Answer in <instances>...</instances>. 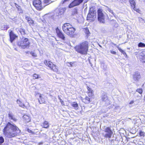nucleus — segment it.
<instances>
[{
    "label": "nucleus",
    "mask_w": 145,
    "mask_h": 145,
    "mask_svg": "<svg viewBox=\"0 0 145 145\" xmlns=\"http://www.w3.org/2000/svg\"><path fill=\"white\" fill-rule=\"evenodd\" d=\"M3 132L6 136L11 138L20 134V131L16 126L12 125L8 122L4 129Z\"/></svg>",
    "instance_id": "nucleus-1"
},
{
    "label": "nucleus",
    "mask_w": 145,
    "mask_h": 145,
    "mask_svg": "<svg viewBox=\"0 0 145 145\" xmlns=\"http://www.w3.org/2000/svg\"><path fill=\"white\" fill-rule=\"evenodd\" d=\"M89 43L84 41L76 45L75 47L76 50L78 52L83 55L86 54L88 50Z\"/></svg>",
    "instance_id": "nucleus-2"
},
{
    "label": "nucleus",
    "mask_w": 145,
    "mask_h": 145,
    "mask_svg": "<svg viewBox=\"0 0 145 145\" xmlns=\"http://www.w3.org/2000/svg\"><path fill=\"white\" fill-rule=\"evenodd\" d=\"M62 29L64 32L68 35H72L75 29L69 23L64 24L62 26Z\"/></svg>",
    "instance_id": "nucleus-3"
},
{
    "label": "nucleus",
    "mask_w": 145,
    "mask_h": 145,
    "mask_svg": "<svg viewBox=\"0 0 145 145\" xmlns=\"http://www.w3.org/2000/svg\"><path fill=\"white\" fill-rule=\"evenodd\" d=\"M97 19L98 21L102 23H105V19L107 17V15L103 12L102 9L99 8L97 11Z\"/></svg>",
    "instance_id": "nucleus-4"
},
{
    "label": "nucleus",
    "mask_w": 145,
    "mask_h": 145,
    "mask_svg": "<svg viewBox=\"0 0 145 145\" xmlns=\"http://www.w3.org/2000/svg\"><path fill=\"white\" fill-rule=\"evenodd\" d=\"M17 44L19 47L23 49L28 48L30 44L28 39L24 37H23L21 40L18 41Z\"/></svg>",
    "instance_id": "nucleus-5"
},
{
    "label": "nucleus",
    "mask_w": 145,
    "mask_h": 145,
    "mask_svg": "<svg viewBox=\"0 0 145 145\" xmlns=\"http://www.w3.org/2000/svg\"><path fill=\"white\" fill-rule=\"evenodd\" d=\"M96 9L93 7L90 8L89 13L87 17V20L94 21L96 18Z\"/></svg>",
    "instance_id": "nucleus-6"
},
{
    "label": "nucleus",
    "mask_w": 145,
    "mask_h": 145,
    "mask_svg": "<svg viewBox=\"0 0 145 145\" xmlns=\"http://www.w3.org/2000/svg\"><path fill=\"white\" fill-rule=\"evenodd\" d=\"M33 4L37 10H40L43 8L42 7L40 0H34L33 2Z\"/></svg>",
    "instance_id": "nucleus-7"
},
{
    "label": "nucleus",
    "mask_w": 145,
    "mask_h": 145,
    "mask_svg": "<svg viewBox=\"0 0 145 145\" xmlns=\"http://www.w3.org/2000/svg\"><path fill=\"white\" fill-rule=\"evenodd\" d=\"M112 134V132L109 127H107L105 129V132L103 135L106 138H110Z\"/></svg>",
    "instance_id": "nucleus-8"
},
{
    "label": "nucleus",
    "mask_w": 145,
    "mask_h": 145,
    "mask_svg": "<svg viewBox=\"0 0 145 145\" xmlns=\"http://www.w3.org/2000/svg\"><path fill=\"white\" fill-rule=\"evenodd\" d=\"M83 1L84 0H74L69 4V7L71 8L75 6L79 5L83 2Z\"/></svg>",
    "instance_id": "nucleus-9"
},
{
    "label": "nucleus",
    "mask_w": 145,
    "mask_h": 145,
    "mask_svg": "<svg viewBox=\"0 0 145 145\" xmlns=\"http://www.w3.org/2000/svg\"><path fill=\"white\" fill-rule=\"evenodd\" d=\"M141 78V76L139 72H134L133 74V79L135 81H138Z\"/></svg>",
    "instance_id": "nucleus-10"
},
{
    "label": "nucleus",
    "mask_w": 145,
    "mask_h": 145,
    "mask_svg": "<svg viewBox=\"0 0 145 145\" xmlns=\"http://www.w3.org/2000/svg\"><path fill=\"white\" fill-rule=\"evenodd\" d=\"M129 1L131 8L137 12H139L140 10L139 9H137L135 7L136 3L135 2V0H129Z\"/></svg>",
    "instance_id": "nucleus-11"
},
{
    "label": "nucleus",
    "mask_w": 145,
    "mask_h": 145,
    "mask_svg": "<svg viewBox=\"0 0 145 145\" xmlns=\"http://www.w3.org/2000/svg\"><path fill=\"white\" fill-rule=\"evenodd\" d=\"M56 16L57 17V18H59L61 17V15L62 14L64 13L65 9L62 8H60L56 10Z\"/></svg>",
    "instance_id": "nucleus-12"
},
{
    "label": "nucleus",
    "mask_w": 145,
    "mask_h": 145,
    "mask_svg": "<svg viewBox=\"0 0 145 145\" xmlns=\"http://www.w3.org/2000/svg\"><path fill=\"white\" fill-rule=\"evenodd\" d=\"M56 31L58 36L63 40H65V37L62 31H60L57 27L56 28Z\"/></svg>",
    "instance_id": "nucleus-13"
},
{
    "label": "nucleus",
    "mask_w": 145,
    "mask_h": 145,
    "mask_svg": "<svg viewBox=\"0 0 145 145\" xmlns=\"http://www.w3.org/2000/svg\"><path fill=\"white\" fill-rule=\"evenodd\" d=\"M9 36L10 41L11 42H12L17 37V36H16L12 31H11L10 32Z\"/></svg>",
    "instance_id": "nucleus-14"
},
{
    "label": "nucleus",
    "mask_w": 145,
    "mask_h": 145,
    "mask_svg": "<svg viewBox=\"0 0 145 145\" xmlns=\"http://www.w3.org/2000/svg\"><path fill=\"white\" fill-rule=\"evenodd\" d=\"M101 98L102 100L104 101H105L108 100V97L107 96V94L104 92H103L102 93Z\"/></svg>",
    "instance_id": "nucleus-15"
},
{
    "label": "nucleus",
    "mask_w": 145,
    "mask_h": 145,
    "mask_svg": "<svg viewBox=\"0 0 145 145\" xmlns=\"http://www.w3.org/2000/svg\"><path fill=\"white\" fill-rule=\"evenodd\" d=\"M36 96L37 97L38 96H39L40 98V99H39V103L40 104H42L44 103V100L43 98L40 94H39V93H37L36 94Z\"/></svg>",
    "instance_id": "nucleus-16"
},
{
    "label": "nucleus",
    "mask_w": 145,
    "mask_h": 145,
    "mask_svg": "<svg viewBox=\"0 0 145 145\" xmlns=\"http://www.w3.org/2000/svg\"><path fill=\"white\" fill-rule=\"evenodd\" d=\"M87 89L88 91V95L89 97H92L93 95V90L88 86H87Z\"/></svg>",
    "instance_id": "nucleus-17"
},
{
    "label": "nucleus",
    "mask_w": 145,
    "mask_h": 145,
    "mask_svg": "<svg viewBox=\"0 0 145 145\" xmlns=\"http://www.w3.org/2000/svg\"><path fill=\"white\" fill-rule=\"evenodd\" d=\"M44 64L46 65H48V66L50 67L51 69H52V67H53L54 65L51 62L49 61L48 62L47 61H45L44 62Z\"/></svg>",
    "instance_id": "nucleus-18"
},
{
    "label": "nucleus",
    "mask_w": 145,
    "mask_h": 145,
    "mask_svg": "<svg viewBox=\"0 0 145 145\" xmlns=\"http://www.w3.org/2000/svg\"><path fill=\"white\" fill-rule=\"evenodd\" d=\"M139 57L142 59H145V51H143L140 53ZM143 61L145 62V60H144Z\"/></svg>",
    "instance_id": "nucleus-19"
},
{
    "label": "nucleus",
    "mask_w": 145,
    "mask_h": 145,
    "mask_svg": "<svg viewBox=\"0 0 145 145\" xmlns=\"http://www.w3.org/2000/svg\"><path fill=\"white\" fill-rule=\"evenodd\" d=\"M23 118L26 123L29 122L31 120L29 117L27 115H24L23 116Z\"/></svg>",
    "instance_id": "nucleus-20"
},
{
    "label": "nucleus",
    "mask_w": 145,
    "mask_h": 145,
    "mask_svg": "<svg viewBox=\"0 0 145 145\" xmlns=\"http://www.w3.org/2000/svg\"><path fill=\"white\" fill-rule=\"evenodd\" d=\"M25 19L27 20V22L30 25H32L34 23L33 21L32 20L31 18L29 16H27L25 17Z\"/></svg>",
    "instance_id": "nucleus-21"
},
{
    "label": "nucleus",
    "mask_w": 145,
    "mask_h": 145,
    "mask_svg": "<svg viewBox=\"0 0 145 145\" xmlns=\"http://www.w3.org/2000/svg\"><path fill=\"white\" fill-rule=\"evenodd\" d=\"M16 30L18 32L19 31L22 35H24L26 34L25 33V30L24 29L22 28L17 29Z\"/></svg>",
    "instance_id": "nucleus-22"
},
{
    "label": "nucleus",
    "mask_w": 145,
    "mask_h": 145,
    "mask_svg": "<svg viewBox=\"0 0 145 145\" xmlns=\"http://www.w3.org/2000/svg\"><path fill=\"white\" fill-rule=\"evenodd\" d=\"M119 141L118 140H111L110 144L111 145H117L118 144Z\"/></svg>",
    "instance_id": "nucleus-23"
},
{
    "label": "nucleus",
    "mask_w": 145,
    "mask_h": 145,
    "mask_svg": "<svg viewBox=\"0 0 145 145\" xmlns=\"http://www.w3.org/2000/svg\"><path fill=\"white\" fill-rule=\"evenodd\" d=\"M82 101L86 104H88L91 101L89 97H86L84 99H83Z\"/></svg>",
    "instance_id": "nucleus-24"
},
{
    "label": "nucleus",
    "mask_w": 145,
    "mask_h": 145,
    "mask_svg": "<svg viewBox=\"0 0 145 145\" xmlns=\"http://www.w3.org/2000/svg\"><path fill=\"white\" fill-rule=\"evenodd\" d=\"M42 126L44 128H47L49 127V125L48 122L46 121H45L44 122L43 125Z\"/></svg>",
    "instance_id": "nucleus-25"
},
{
    "label": "nucleus",
    "mask_w": 145,
    "mask_h": 145,
    "mask_svg": "<svg viewBox=\"0 0 145 145\" xmlns=\"http://www.w3.org/2000/svg\"><path fill=\"white\" fill-rule=\"evenodd\" d=\"M9 28L8 25L7 24H4L2 25L1 29L3 30H7Z\"/></svg>",
    "instance_id": "nucleus-26"
},
{
    "label": "nucleus",
    "mask_w": 145,
    "mask_h": 145,
    "mask_svg": "<svg viewBox=\"0 0 145 145\" xmlns=\"http://www.w3.org/2000/svg\"><path fill=\"white\" fill-rule=\"evenodd\" d=\"M106 10L107 11H108L109 12L112 13L114 16H115V14L113 12V10L111 9L110 8L108 7H106Z\"/></svg>",
    "instance_id": "nucleus-27"
},
{
    "label": "nucleus",
    "mask_w": 145,
    "mask_h": 145,
    "mask_svg": "<svg viewBox=\"0 0 145 145\" xmlns=\"http://www.w3.org/2000/svg\"><path fill=\"white\" fill-rule=\"evenodd\" d=\"M71 105L73 107H74L75 109H78V105L76 102H74L72 103Z\"/></svg>",
    "instance_id": "nucleus-28"
},
{
    "label": "nucleus",
    "mask_w": 145,
    "mask_h": 145,
    "mask_svg": "<svg viewBox=\"0 0 145 145\" xmlns=\"http://www.w3.org/2000/svg\"><path fill=\"white\" fill-rule=\"evenodd\" d=\"M17 103L20 106L24 108L25 107L24 105L20 101V100H17Z\"/></svg>",
    "instance_id": "nucleus-29"
},
{
    "label": "nucleus",
    "mask_w": 145,
    "mask_h": 145,
    "mask_svg": "<svg viewBox=\"0 0 145 145\" xmlns=\"http://www.w3.org/2000/svg\"><path fill=\"white\" fill-rule=\"evenodd\" d=\"M52 69L51 70H53L54 72H57L58 71V69L57 67L55 65L53 66V67H52Z\"/></svg>",
    "instance_id": "nucleus-30"
},
{
    "label": "nucleus",
    "mask_w": 145,
    "mask_h": 145,
    "mask_svg": "<svg viewBox=\"0 0 145 145\" xmlns=\"http://www.w3.org/2000/svg\"><path fill=\"white\" fill-rule=\"evenodd\" d=\"M15 6L16 7V8L18 9V11L20 12H22V10L21 9V8L20 6H19L17 4L15 3Z\"/></svg>",
    "instance_id": "nucleus-31"
},
{
    "label": "nucleus",
    "mask_w": 145,
    "mask_h": 145,
    "mask_svg": "<svg viewBox=\"0 0 145 145\" xmlns=\"http://www.w3.org/2000/svg\"><path fill=\"white\" fill-rule=\"evenodd\" d=\"M138 46L139 47H145V44L142 42H140L138 44Z\"/></svg>",
    "instance_id": "nucleus-32"
},
{
    "label": "nucleus",
    "mask_w": 145,
    "mask_h": 145,
    "mask_svg": "<svg viewBox=\"0 0 145 145\" xmlns=\"http://www.w3.org/2000/svg\"><path fill=\"white\" fill-rule=\"evenodd\" d=\"M43 1L44 3L46 4V5L49 4L52 2L51 0H44Z\"/></svg>",
    "instance_id": "nucleus-33"
},
{
    "label": "nucleus",
    "mask_w": 145,
    "mask_h": 145,
    "mask_svg": "<svg viewBox=\"0 0 145 145\" xmlns=\"http://www.w3.org/2000/svg\"><path fill=\"white\" fill-rule=\"evenodd\" d=\"M13 116H14V115H13V114L12 113V112H9L8 114V117L10 119L11 118H12V117Z\"/></svg>",
    "instance_id": "nucleus-34"
},
{
    "label": "nucleus",
    "mask_w": 145,
    "mask_h": 145,
    "mask_svg": "<svg viewBox=\"0 0 145 145\" xmlns=\"http://www.w3.org/2000/svg\"><path fill=\"white\" fill-rule=\"evenodd\" d=\"M117 47L118 48V50H119L120 52H121L123 54H125L126 55V53L123 50H122L118 46H117Z\"/></svg>",
    "instance_id": "nucleus-35"
},
{
    "label": "nucleus",
    "mask_w": 145,
    "mask_h": 145,
    "mask_svg": "<svg viewBox=\"0 0 145 145\" xmlns=\"http://www.w3.org/2000/svg\"><path fill=\"white\" fill-rule=\"evenodd\" d=\"M33 79H36L39 78L40 77H39V76L38 74H35L33 75Z\"/></svg>",
    "instance_id": "nucleus-36"
},
{
    "label": "nucleus",
    "mask_w": 145,
    "mask_h": 145,
    "mask_svg": "<svg viewBox=\"0 0 145 145\" xmlns=\"http://www.w3.org/2000/svg\"><path fill=\"white\" fill-rule=\"evenodd\" d=\"M30 54L32 55V56L34 57H36L37 56V55L36 54L32 52H30Z\"/></svg>",
    "instance_id": "nucleus-37"
},
{
    "label": "nucleus",
    "mask_w": 145,
    "mask_h": 145,
    "mask_svg": "<svg viewBox=\"0 0 145 145\" xmlns=\"http://www.w3.org/2000/svg\"><path fill=\"white\" fill-rule=\"evenodd\" d=\"M136 91L138 92L140 94H142V89H137Z\"/></svg>",
    "instance_id": "nucleus-38"
},
{
    "label": "nucleus",
    "mask_w": 145,
    "mask_h": 145,
    "mask_svg": "<svg viewBox=\"0 0 145 145\" xmlns=\"http://www.w3.org/2000/svg\"><path fill=\"white\" fill-rule=\"evenodd\" d=\"M138 20L139 21L141 22V23H143L145 21L144 19H142V18L140 17H139L138 18Z\"/></svg>",
    "instance_id": "nucleus-39"
},
{
    "label": "nucleus",
    "mask_w": 145,
    "mask_h": 145,
    "mask_svg": "<svg viewBox=\"0 0 145 145\" xmlns=\"http://www.w3.org/2000/svg\"><path fill=\"white\" fill-rule=\"evenodd\" d=\"M4 141V139L2 137H0V144L2 143Z\"/></svg>",
    "instance_id": "nucleus-40"
},
{
    "label": "nucleus",
    "mask_w": 145,
    "mask_h": 145,
    "mask_svg": "<svg viewBox=\"0 0 145 145\" xmlns=\"http://www.w3.org/2000/svg\"><path fill=\"white\" fill-rule=\"evenodd\" d=\"M129 133L130 134H135L136 132L135 131V130L133 131V130H131V131H129Z\"/></svg>",
    "instance_id": "nucleus-41"
},
{
    "label": "nucleus",
    "mask_w": 145,
    "mask_h": 145,
    "mask_svg": "<svg viewBox=\"0 0 145 145\" xmlns=\"http://www.w3.org/2000/svg\"><path fill=\"white\" fill-rule=\"evenodd\" d=\"M10 120H12L15 121H16L17 120V119L15 118L14 116H13L12 117V118H11Z\"/></svg>",
    "instance_id": "nucleus-42"
},
{
    "label": "nucleus",
    "mask_w": 145,
    "mask_h": 145,
    "mask_svg": "<svg viewBox=\"0 0 145 145\" xmlns=\"http://www.w3.org/2000/svg\"><path fill=\"white\" fill-rule=\"evenodd\" d=\"M139 134L141 136H143L144 135V133L142 131H140V132Z\"/></svg>",
    "instance_id": "nucleus-43"
},
{
    "label": "nucleus",
    "mask_w": 145,
    "mask_h": 145,
    "mask_svg": "<svg viewBox=\"0 0 145 145\" xmlns=\"http://www.w3.org/2000/svg\"><path fill=\"white\" fill-rule=\"evenodd\" d=\"M69 1V0H63L61 3L62 4H63L65 2Z\"/></svg>",
    "instance_id": "nucleus-44"
},
{
    "label": "nucleus",
    "mask_w": 145,
    "mask_h": 145,
    "mask_svg": "<svg viewBox=\"0 0 145 145\" xmlns=\"http://www.w3.org/2000/svg\"><path fill=\"white\" fill-rule=\"evenodd\" d=\"M69 65H68V66L69 67H73V63H72L71 62L70 63H69Z\"/></svg>",
    "instance_id": "nucleus-45"
},
{
    "label": "nucleus",
    "mask_w": 145,
    "mask_h": 145,
    "mask_svg": "<svg viewBox=\"0 0 145 145\" xmlns=\"http://www.w3.org/2000/svg\"><path fill=\"white\" fill-rule=\"evenodd\" d=\"M110 52L112 54H116V52L114 51L113 50H111Z\"/></svg>",
    "instance_id": "nucleus-46"
},
{
    "label": "nucleus",
    "mask_w": 145,
    "mask_h": 145,
    "mask_svg": "<svg viewBox=\"0 0 145 145\" xmlns=\"http://www.w3.org/2000/svg\"><path fill=\"white\" fill-rule=\"evenodd\" d=\"M60 102L61 103L62 105H64L63 101V100H62L61 99H60Z\"/></svg>",
    "instance_id": "nucleus-47"
},
{
    "label": "nucleus",
    "mask_w": 145,
    "mask_h": 145,
    "mask_svg": "<svg viewBox=\"0 0 145 145\" xmlns=\"http://www.w3.org/2000/svg\"><path fill=\"white\" fill-rule=\"evenodd\" d=\"M120 1L121 2H124L126 3V0H120Z\"/></svg>",
    "instance_id": "nucleus-48"
},
{
    "label": "nucleus",
    "mask_w": 145,
    "mask_h": 145,
    "mask_svg": "<svg viewBox=\"0 0 145 145\" xmlns=\"http://www.w3.org/2000/svg\"><path fill=\"white\" fill-rule=\"evenodd\" d=\"M134 103V101H131L129 103V104H131L133 103Z\"/></svg>",
    "instance_id": "nucleus-49"
},
{
    "label": "nucleus",
    "mask_w": 145,
    "mask_h": 145,
    "mask_svg": "<svg viewBox=\"0 0 145 145\" xmlns=\"http://www.w3.org/2000/svg\"><path fill=\"white\" fill-rule=\"evenodd\" d=\"M75 12L76 13H77V10H75Z\"/></svg>",
    "instance_id": "nucleus-50"
},
{
    "label": "nucleus",
    "mask_w": 145,
    "mask_h": 145,
    "mask_svg": "<svg viewBox=\"0 0 145 145\" xmlns=\"http://www.w3.org/2000/svg\"><path fill=\"white\" fill-rule=\"evenodd\" d=\"M130 135L129 133L127 134V136H129Z\"/></svg>",
    "instance_id": "nucleus-51"
},
{
    "label": "nucleus",
    "mask_w": 145,
    "mask_h": 145,
    "mask_svg": "<svg viewBox=\"0 0 145 145\" xmlns=\"http://www.w3.org/2000/svg\"><path fill=\"white\" fill-rule=\"evenodd\" d=\"M58 98H59V99L60 100V99H61L59 97H58Z\"/></svg>",
    "instance_id": "nucleus-52"
},
{
    "label": "nucleus",
    "mask_w": 145,
    "mask_h": 145,
    "mask_svg": "<svg viewBox=\"0 0 145 145\" xmlns=\"http://www.w3.org/2000/svg\"><path fill=\"white\" fill-rule=\"evenodd\" d=\"M31 131V130H28V132H30V131Z\"/></svg>",
    "instance_id": "nucleus-53"
},
{
    "label": "nucleus",
    "mask_w": 145,
    "mask_h": 145,
    "mask_svg": "<svg viewBox=\"0 0 145 145\" xmlns=\"http://www.w3.org/2000/svg\"><path fill=\"white\" fill-rule=\"evenodd\" d=\"M133 136H131L130 137H131V138H133Z\"/></svg>",
    "instance_id": "nucleus-54"
},
{
    "label": "nucleus",
    "mask_w": 145,
    "mask_h": 145,
    "mask_svg": "<svg viewBox=\"0 0 145 145\" xmlns=\"http://www.w3.org/2000/svg\"><path fill=\"white\" fill-rule=\"evenodd\" d=\"M99 46L100 47H101V45H99Z\"/></svg>",
    "instance_id": "nucleus-55"
},
{
    "label": "nucleus",
    "mask_w": 145,
    "mask_h": 145,
    "mask_svg": "<svg viewBox=\"0 0 145 145\" xmlns=\"http://www.w3.org/2000/svg\"><path fill=\"white\" fill-rule=\"evenodd\" d=\"M127 138H130L129 137H127Z\"/></svg>",
    "instance_id": "nucleus-56"
},
{
    "label": "nucleus",
    "mask_w": 145,
    "mask_h": 145,
    "mask_svg": "<svg viewBox=\"0 0 145 145\" xmlns=\"http://www.w3.org/2000/svg\"><path fill=\"white\" fill-rule=\"evenodd\" d=\"M128 119H130V120L131 119H130V118H129Z\"/></svg>",
    "instance_id": "nucleus-57"
}]
</instances>
